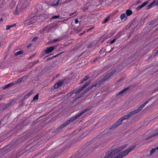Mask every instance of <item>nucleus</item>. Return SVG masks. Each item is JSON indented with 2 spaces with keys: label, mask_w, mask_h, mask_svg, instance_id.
Here are the masks:
<instances>
[{
  "label": "nucleus",
  "mask_w": 158,
  "mask_h": 158,
  "mask_svg": "<svg viewBox=\"0 0 158 158\" xmlns=\"http://www.w3.org/2000/svg\"><path fill=\"white\" fill-rule=\"evenodd\" d=\"M153 97H152L151 98L148 99L145 102L139 106L138 109L134 110L132 111H131L128 114L125 115L123 117H122L120 118L122 121L124 120L127 119L130 117L135 114V113L138 112L140 110H141L144 106L152 99L153 98Z\"/></svg>",
  "instance_id": "nucleus-1"
},
{
  "label": "nucleus",
  "mask_w": 158,
  "mask_h": 158,
  "mask_svg": "<svg viewBox=\"0 0 158 158\" xmlns=\"http://www.w3.org/2000/svg\"><path fill=\"white\" fill-rule=\"evenodd\" d=\"M94 149V148H93L89 149H81L76 152L74 154L77 158H83L88 156Z\"/></svg>",
  "instance_id": "nucleus-2"
},
{
  "label": "nucleus",
  "mask_w": 158,
  "mask_h": 158,
  "mask_svg": "<svg viewBox=\"0 0 158 158\" xmlns=\"http://www.w3.org/2000/svg\"><path fill=\"white\" fill-rule=\"evenodd\" d=\"M136 146L134 145L131 147L127 149L124 151L121 152L119 154L121 158L127 156L130 152L134 149L135 147Z\"/></svg>",
  "instance_id": "nucleus-3"
},
{
  "label": "nucleus",
  "mask_w": 158,
  "mask_h": 158,
  "mask_svg": "<svg viewBox=\"0 0 158 158\" xmlns=\"http://www.w3.org/2000/svg\"><path fill=\"white\" fill-rule=\"evenodd\" d=\"M35 17L33 15H30L27 19L24 21L27 25H29L35 23Z\"/></svg>",
  "instance_id": "nucleus-4"
},
{
  "label": "nucleus",
  "mask_w": 158,
  "mask_h": 158,
  "mask_svg": "<svg viewBox=\"0 0 158 158\" xmlns=\"http://www.w3.org/2000/svg\"><path fill=\"white\" fill-rule=\"evenodd\" d=\"M81 115H82L81 114V113H78V114H76V116L75 117L72 118H71L69 120H67L64 123V124H65V126H66L68 125H69L70 123L74 121L78 117H80Z\"/></svg>",
  "instance_id": "nucleus-5"
},
{
  "label": "nucleus",
  "mask_w": 158,
  "mask_h": 158,
  "mask_svg": "<svg viewBox=\"0 0 158 158\" xmlns=\"http://www.w3.org/2000/svg\"><path fill=\"white\" fill-rule=\"evenodd\" d=\"M116 152H115V150L112 152L111 151H109L106 152V156L104 157V158H112V156H114L115 155L117 154L116 153Z\"/></svg>",
  "instance_id": "nucleus-6"
},
{
  "label": "nucleus",
  "mask_w": 158,
  "mask_h": 158,
  "mask_svg": "<svg viewBox=\"0 0 158 158\" xmlns=\"http://www.w3.org/2000/svg\"><path fill=\"white\" fill-rule=\"evenodd\" d=\"M32 71V70H31V71L28 72L26 75H24V76L21 77V78L18 79L15 82V83L17 84V83H19L21 82L22 81L23 79L25 77L26 79L31 74V72Z\"/></svg>",
  "instance_id": "nucleus-7"
},
{
  "label": "nucleus",
  "mask_w": 158,
  "mask_h": 158,
  "mask_svg": "<svg viewBox=\"0 0 158 158\" xmlns=\"http://www.w3.org/2000/svg\"><path fill=\"white\" fill-rule=\"evenodd\" d=\"M139 25V21L136 19H134L132 21V23L130 25V27L134 28L137 27Z\"/></svg>",
  "instance_id": "nucleus-8"
},
{
  "label": "nucleus",
  "mask_w": 158,
  "mask_h": 158,
  "mask_svg": "<svg viewBox=\"0 0 158 158\" xmlns=\"http://www.w3.org/2000/svg\"><path fill=\"white\" fill-rule=\"evenodd\" d=\"M53 28H55L53 25H49L44 29L43 31L46 33H48L51 31V29Z\"/></svg>",
  "instance_id": "nucleus-9"
},
{
  "label": "nucleus",
  "mask_w": 158,
  "mask_h": 158,
  "mask_svg": "<svg viewBox=\"0 0 158 158\" xmlns=\"http://www.w3.org/2000/svg\"><path fill=\"white\" fill-rule=\"evenodd\" d=\"M128 146L127 144H125L122 145V146L118 148V149L115 150V152H116V153H118L119 152L121 151L124 148H126Z\"/></svg>",
  "instance_id": "nucleus-10"
},
{
  "label": "nucleus",
  "mask_w": 158,
  "mask_h": 158,
  "mask_svg": "<svg viewBox=\"0 0 158 158\" xmlns=\"http://www.w3.org/2000/svg\"><path fill=\"white\" fill-rule=\"evenodd\" d=\"M66 127L65 124L63 123L60 125L59 127L56 128L53 132H52L53 133H55L56 134L58 133L59 132V131L61 129L63 128L64 127Z\"/></svg>",
  "instance_id": "nucleus-11"
},
{
  "label": "nucleus",
  "mask_w": 158,
  "mask_h": 158,
  "mask_svg": "<svg viewBox=\"0 0 158 158\" xmlns=\"http://www.w3.org/2000/svg\"><path fill=\"white\" fill-rule=\"evenodd\" d=\"M64 83L63 80H60L58 81L57 83L55 84L54 87V88L56 89L58 88L63 85Z\"/></svg>",
  "instance_id": "nucleus-12"
},
{
  "label": "nucleus",
  "mask_w": 158,
  "mask_h": 158,
  "mask_svg": "<svg viewBox=\"0 0 158 158\" xmlns=\"http://www.w3.org/2000/svg\"><path fill=\"white\" fill-rule=\"evenodd\" d=\"M56 48V47H54V46L50 47L45 50V52L46 54L49 53L53 51Z\"/></svg>",
  "instance_id": "nucleus-13"
},
{
  "label": "nucleus",
  "mask_w": 158,
  "mask_h": 158,
  "mask_svg": "<svg viewBox=\"0 0 158 158\" xmlns=\"http://www.w3.org/2000/svg\"><path fill=\"white\" fill-rule=\"evenodd\" d=\"M14 102L13 100H12L10 102H9L6 104L4 105L2 107L3 110H5L9 107L11 105H12V103Z\"/></svg>",
  "instance_id": "nucleus-14"
},
{
  "label": "nucleus",
  "mask_w": 158,
  "mask_h": 158,
  "mask_svg": "<svg viewBox=\"0 0 158 158\" xmlns=\"http://www.w3.org/2000/svg\"><path fill=\"white\" fill-rule=\"evenodd\" d=\"M148 3V1H146L143 3L142 4L139 6H138L136 8V10H139L141 9L143 7L145 6L146 5H147Z\"/></svg>",
  "instance_id": "nucleus-15"
},
{
  "label": "nucleus",
  "mask_w": 158,
  "mask_h": 158,
  "mask_svg": "<svg viewBox=\"0 0 158 158\" xmlns=\"http://www.w3.org/2000/svg\"><path fill=\"white\" fill-rule=\"evenodd\" d=\"M95 86H96V85H93V84H92L90 86L86 88L85 89L84 91L82 92V95H84L86 93L89 91L93 87H94Z\"/></svg>",
  "instance_id": "nucleus-16"
},
{
  "label": "nucleus",
  "mask_w": 158,
  "mask_h": 158,
  "mask_svg": "<svg viewBox=\"0 0 158 158\" xmlns=\"http://www.w3.org/2000/svg\"><path fill=\"white\" fill-rule=\"evenodd\" d=\"M27 0H22V4L21 5V8H25L27 7L28 5V3L27 1Z\"/></svg>",
  "instance_id": "nucleus-17"
},
{
  "label": "nucleus",
  "mask_w": 158,
  "mask_h": 158,
  "mask_svg": "<svg viewBox=\"0 0 158 158\" xmlns=\"http://www.w3.org/2000/svg\"><path fill=\"white\" fill-rule=\"evenodd\" d=\"M130 86H128L127 87L124 89H123L120 92H119L117 94V95L118 96V95H120L123 93H125L127 90L129 89H130Z\"/></svg>",
  "instance_id": "nucleus-18"
},
{
  "label": "nucleus",
  "mask_w": 158,
  "mask_h": 158,
  "mask_svg": "<svg viewBox=\"0 0 158 158\" xmlns=\"http://www.w3.org/2000/svg\"><path fill=\"white\" fill-rule=\"evenodd\" d=\"M103 80L102 79H101L99 81H98L94 83H93V85H96L94 87H99L100 85L103 82Z\"/></svg>",
  "instance_id": "nucleus-19"
},
{
  "label": "nucleus",
  "mask_w": 158,
  "mask_h": 158,
  "mask_svg": "<svg viewBox=\"0 0 158 158\" xmlns=\"http://www.w3.org/2000/svg\"><path fill=\"white\" fill-rule=\"evenodd\" d=\"M60 153L59 152H57L55 154L53 155H49L48 156L46 157V158H54L56 157L57 156L59 155Z\"/></svg>",
  "instance_id": "nucleus-20"
},
{
  "label": "nucleus",
  "mask_w": 158,
  "mask_h": 158,
  "mask_svg": "<svg viewBox=\"0 0 158 158\" xmlns=\"http://www.w3.org/2000/svg\"><path fill=\"white\" fill-rule=\"evenodd\" d=\"M15 83L12 82L9 84L7 85H6L4 87H2V88L3 89H6L8 88V87L14 85Z\"/></svg>",
  "instance_id": "nucleus-21"
},
{
  "label": "nucleus",
  "mask_w": 158,
  "mask_h": 158,
  "mask_svg": "<svg viewBox=\"0 0 158 158\" xmlns=\"http://www.w3.org/2000/svg\"><path fill=\"white\" fill-rule=\"evenodd\" d=\"M123 121L120 118L119 120H117L114 124L117 127L119 126L121 124Z\"/></svg>",
  "instance_id": "nucleus-22"
},
{
  "label": "nucleus",
  "mask_w": 158,
  "mask_h": 158,
  "mask_svg": "<svg viewBox=\"0 0 158 158\" xmlns=\"http://www.w3.org/2000/svg\"><path fill=\"white\" fill-rule=\"evenodd\" d=\"M14 148V147L13 146L10 145L6 147V150L7 151V152H9L11 150Z\"/></svg>",
  "instance_id": "nucleus-23"
},
{
  "label": "nucleus",
  "mask_w": 158,
  "mask_h": 158,
  "mask_svg": "<svg viewBox=\"0 0 158 158\" xmlns=\"http://www.w3.org/2000/svg\"><path fill=\"white\" fill-rule=\"evenodd\" d=\"M156 150H158V146L156 148H152L150 151V156H152L153 153H154Z\"/></svg>",
  "instance_id": "nucleus-24"
},
{
  "label": "nucleus",
  "mask_w": 158,
  "mask_h": 158,
  "mask_svg": "<svg viewBox=\"0 0 158 158\" xmlns=\"http://www.w3.org/2000/svg\"><path fill=\"white\" fill-rule=\"evenodd\" d=\"M155 0L146 6V9H148L150 8L155 3Z\"/></svg>",
  "instance_id": "nucleus-25"
},
{
  "label": "nucleus",
  "mask_w": 158,
  "mask_h": 158,
  "mask_svg": "<svg viewBox=\"0 0 158 158\" xmlns=\"http://www.w3.org/2000/svg\"><path fill=\"white\" fill-rule=\"evenodd\" d=\"M110 76H111L110 75V74L108 73L106 75V76L102 79V80H103L104 81H106L109 79Z\"/></svg>",
  "instance_id": "nucleus-26"
},
{
  "label": "nucleus",
  "mask_w": 158,
  "mask_h": 158,
  "mask_svg": "<svg viewBox=\"0 0 158 158\" xmlns=\"http://www.w3.org/2000/svg\"><path fill=\"white\" fill-rule=\"evenodd\" d=\"M92 107L91 106H89L87 108L85 109V110L82 111H81L80 113L81 114V115H82L83 114L85 113L86 112L88 111L89 110L91 109L92 108Z\"/></svg>",
  "instance_id": "nucleus-27"
},
{
  "label": "nucleus",
  "mask_w": 158,
  "mask_h": 158,
  "mask_svg": "<svg viewBox=\"0 0 158 158\" xmlns=\"http://www.w3.org/2000/svg\"><path fill=\"white\" fill-rule=\"evenodd\" d=\"M40 118V117L39 118H38V119H36L35 120V121L32 122L31 123V124H30V125L31 126H33L35 124H36L38 122H39V121H40V120H38Z\"/></svg>",
  "instance_id": "nucleus-28"
},
{
  "label": "nucleus",
  "mask_w": 158,
  "mask_h": 158,
  "mask_svg": "<svg viewBox=\"0 0 158 158\" xmlns=\"http://www.w3.org/2000/svg\"><path fill=\"white\" fill-rule=\"evenodd\" d=\"M91 81L90 80H89L86 82L85 84L82 86L83 88L84 89H85V87H86L89 84H90L91 83Z\"/></svg>",
  "instance_id": "nucleus-29"
},
{
  "label": "nucleus",
  "mask_w": 158,
  "mask_h": 158,
  "mask_svg": "<svg viewBox=\"0 0 158 158\" xmlns=\"http://www.w3.org/2000/svg\"><path fill=\"white\" fill-rule=\"evenodd\" d=\"M84 89L83 88L82 86L79 89H78L75 93V94H79L81 91Z\"/></svg>",
  "instance_id": "nucleus-30"
},
{
  "label": "nucleus",
  "mask_w": 158,
  "mask_h": 158,
  "mask_svg": "<svg viewBox=\"0 0 158 158\" xmlns=\"http://www.w3.org/2000/svg\"><path fill=\"white\" fill-rule=\"evenodd\" d=\"M132 12L131 10H127L126 11V14L127 16H130L131 14H132Z\"/></svg>",
  "instance_id": "nucleus-31"
},
{
  "label": "nucleus",
  "mask_w": 158,
  "mask_h": 158,
  "mask_svg": "<svg viewBox=\"0 0 158 158\" xmlns=\"http://www.w3.org/2000/svg\"><path fill=\"white\" fill-rule=\"evenodd\" d=\"M39 98V94H37L35 96L33 97L32 101H37L38 99Z\"/></svg>",
  "instance_id": "nucleus-32"
},
{
  "label": "nucleus",
  "mask_w": 158,
  "mask_h": 158,
  "mask_svg": "<svg viewBox=\"0 0 158 158\" xmlns=\"http://www.w3.org/2000/svg\"><path fill=\"white\" fill-rule=\"evenodd\" d=\"M39 62V60H37L35 61L31 62L30 63V64H32V65L31 67V68L35 64H37Z\"/></svg>",
  "instance_id": "nucleus-33"
},
{
  "label": "nucleus",
  "mask_w": 158,
  "mask_h": 158,
  "mask_svg": "<svg viewBox=\"0 0 158 158\" xmlns=\"http://www.w3.org/2000/svg\"><path fill=\"white\" fill-rule=\"evenodd\" d=\"M23 52V50H20V51H18L16 53H15V56H17L22 54Z\"/></svg>",
  "instance_id": "nucleus-34"
},
{
  "label": "nucleus",
  "mask_w": 158,
  "mask_h": 158,
  "mask_svg": "<svg viewBox=\"0 0 158 158\" xmlns=\"http://www.w3.org/2000/svg\"><path fill=\"white\" fill-rule=\"evenodd\" d=\"M75 90H73L70 92L66 96H67V97H70L74 93H75Z\"/></svg>",
  "instance_id": "nucleus-35"
},
{
  "label": "nucleus",
  "mask_w": 158,
  "mask_h": 158,
  "mask_svg": "<svg viewBox=\"0 0 158 158\" xmlns=\"http://www.w3.org/2000/svg\"><path fill=\"white\" fill-rule=\"evenodd\" d=\"M60 1L59 0H58L55 3L52 4V6H58L60 3Z\"/></svg>",
  "instance_id": "nucleus-36"
},
{
  "label": "nucleus",
  "mask_w": 158,
  "mask_h": 158,
  "mask_svg": "<svg viewBox=\"0 0 158 158\" xmlns=\"http://www.w3.org/2000/svg\"><path fill=\"white\" fill-rule=\"evenodd\" d=\"M110 17L109 16H107L104 20L103 21V22L102 23H106L109 20V19Z\"/></svg>",
  "instance_id": "nucleus-37"
},
{
  "label": "nucleus",
  "mask_w": 158,
  "mask_h": 158,
  "mask_svg": "<svg viewBox=\"0 0 158 158\" xmlns=\"http://www.w3.org/2000/svg\"><path fill=\"white\" fill-rule=\"evenodd\" d=\"M117 127L116 126L115 124H114V125H113L112 126H111L109 128V130H111V129H114V128H116Z\"/></svg>",
  "instance_id": "nucleus-38"
},
{
  "label": "nucleus",
  "mask_w": 158,
  "mask_h": 158,
  "mask_svg": "<svg viewBox=\"0 0 158 158\" xmlns=\"http://www.w3.org/2000/svg\"><path fill=\"white\" fill-rule=\"evenodd\" d=\"M126 17V14L124 13L122 14L120 16V19L121 20L123 19Z\"/></svg>",
  "instance_id": "nucleus-39"
},
{
  "label": "nucleus",
  "mask_w": 158,
  "mask_h": 158,
  "mask_svg": "<svg viewBox=\"0 0 158 158\" xmlns=\"http://www.w3.org/2000/svg\"><path fill=\"white\" fill-rule=\"evenodd\" d=\"M152 138V135H151L150 136H149L146 138L145 139L146 140H149V139H150V141L152 140L151 139ZM150 141H148L147 142H146V143H148V142H149Z\"/></svg>",
  "instance_id": "nucleus-40"
},
{
  "label": "nucleus",
  "mask_w": 158,
  "mask_h": 158,
  "mask_svg": "<svg viewBox=\"0 0 158 158\" xmlns=\"http://www.w3.org/2000/svg\"><path fill=\"white\" fill-rule=\"evenodd\" d=\"M60 17V15H55V16H52L51 19H57V18H59Z\"/></svg>",
  "instance_id": "nucleus-41"
},
{
  "label": "nucleus",
  "mask_w": 158,
  "mask_h": 158,
  "mask_svg": "<svg viewBox=\"0 0 158 158\" xmlns=\"http://www.w3.org/2000/svg\"><path fill=\"white\" fill-rule=\"evenodd\" d=\"M94 46V44L92 43L90 44L87 46L88 48H89L93 47Z\"/></svg>",
  "instance_id": "nucleus-42"
},
{
  "label": "nucleus",
  "mask_w": 158,
  "mask_h": 158,
  "mask_svg": "<svg viewBox=\"0 0 158 158\" xmlns=\"http://www.w3.org/2000/svg\"><path fill=\"white\" fill-rule=\"evenodd\" d=\"M116 72V70H113L112 71L110 72L109 73L110 75L111 76L114 73Z\"/></svg>",
  "instance_id": "nucleus-43"
},
{
  "label": "nucleus",
  "mask_w": 158,
  "mask_h": 158,
  "mask_svg": "<svg viewBox=\"0 0 158 158\" xmlns=\"http://www.w3.org/2000/svg\"><path fill=\"white\" fill-rule=\"evenodd\" d=\"M157 135H158V131H157L154 134L151 135L152 136V138Z\"/></svg>",
  "instance_id": "nucleus-44"
},
{
  "label": "nucleus",
  "mask_w": 158,
  "mask_h": 158,
  "mask_svg": "<svg viewBox=\"0 0 158 158\" xmlns=\"http://www.w3.org/2000/svg\"><path fill=\"white\" fill-rule=\"evenodd\" d=\"M155 22V21L152 20L149 23V25H151L153 24Z\"/></svg>",
  "instance_id": "nucleus-45"
},
{
  "label": "nucleus",
  "mask_w": 158,
  "mask_h": 158,
  "mask_svg": "<svg viewBox=\"0 0 158 158\" xmlns=\"http://www.w3.org/2000/svg\"><path fill=\"white\" fill-rule=\"evenodd\" d=\"M93 142H94V139H92L89 142L86 143V144L87 145H88L89 144H90L92 143Z\"/></svg>",
  "instance_id": "nucleus-46"
},
{
  "label": "nucleus",
  "mask_w": 158,
  "mask_h": 158,
  "mask_svg": "<svg viewBox=\"0 0 158 158\" xmlns=\"http://www.w3.org/2000/svg\"><path fill=\"white\" fill-rule=\"evenodd\" d=\"M29 97V96L27 94H26L24 96V97L22 99V100L23 101L25 100V99L28 98Z\"/></svg>",
  "instance_id": "nucleus-47"
},
{
  "label": "nucleus",
  "mask_w": 158,
  "mask_h": 158,
  "mask_svg": "<svg viewBox=\"0 0 158 158\" xmlns=\"http://www.w3.org/2000/svg\"><path fill=\"white\" fill-rule=\"evenodd\" d=\"M1 120H3V121L2 122V127L4 126L5 125V124H6L5 121H4V118L2 119H1Z\"/></svg>",
  "instance_id": "nucleus-48"
},
{
  "label": "nucleus",
  "mask_w": 158,
  "mask_h": 158,
  "mask_svg": "<svg viewBox=\"0 0 158 158\" xmlns=\"http://www.w3.org/2000/svg\"><path fill=\"white\" fill-rule=\"evenodd\" d=\"M121 34L119 33H118V34L116 35L115 36V38L117 39L119 37L121 36Z\"/></svg>",
  "instance_id": "nucleus-49"
},
{
  "label": "nucleus",
  "mask_w": 158,
  "mask_h": 158,
  "mask_svg": "<svg viewBox=\"0 0 158 158\" xmlns=\"http://www.w3.org/2000/svg\"><path fill=\"white\" fill-rule=\"evenodd\" d=\"M89 78V76H85V77L83 79V81H87Z\"/></svg>",
  "instance_id": "nucleus-50"
},
{
  "label": "nucleus",
  "mask_w": 158,
  "mask_h": 158,
  "mask_svg": "<svg viewBox=\"0 0 158 158\" xmlns=\"http://www.w3.org/2000/svg\"><path fill=\"white\" fill-rule=\"evenodd\" d=\"M33 92V91L32 90L30 91L27 95L29 97L32 94Z\"/></svg>",
  "instance_id": "nucleus-51"
},
{
  "label": "nucleus",
  "mask_w": 158,
  "mask_h": 158,
  "mask_svg": "<svg viewBox=\"0 0 158 158\" xmlns=\"http://www.w3.org/2000/svg\"><path fill=\"white\" fill-rule=\"evenodd\" d=\"M116 38H115L114 39H113L110 42V44H113V43H114L115 42V41L116 40Z\"/></svg>",
  "instance_id": "nucleus-52"
},
{
  "label": "nucleus",
  "mask_w": 158,
  "mask_h": 158,
  "mask_svg": "<svg viewBox=\"0 0 158 158\" xmlns=\"http://www.w3.org/2000/svg\"><path fill=\"white\" fill-rule=\"evenodd\" d=\"M13 27V26L12 25H7L6 26V30H8L11 27Z\"/></svg>",
  "instance_id": "nucleus-53"
},
{
  "label": "nucleus",
  "mask_w": 158,
  "mask_h": 158,
  "mask_svg": "<svg viewBox=\"0 0 158 158\" xmlns=\"http://www.w3.org/2000/svg\"><path fill=\"white\" fill-rule=\"evenodd\" d=\"M119 33L121 34V35H122L124 34V30H123L121 31Z\"/></svg>",
  "instance_id": "nucleus-54"
},
{
  "label": "nucleus",
  "mask_w": 158,
  "mask_h": 158,
  "mask_svg": "<svg viewBox=\"0 0 158 158\" xmlns=\"http://www.w3.org/2000/svg\"><path fill=\"white\" fill-rule=\"evenodd\" d=\"M118 154H117V155H116L115 157H113V158H121L120 156Z\"/></svg>",
  "instance_id": "nucleus-55"
},
{
  "label": "nucleus",
  "mask_w": 158,
  "mask_h": 158,
  "mask_svg": "<svg viewBox=\"0 0 158 158\" xmlns=\"http://www.w3.org/2000/svg\"><path fill=\"white\" fill-rule=\"evenodd\" d=\"M38 39V37H35L34 38H33L32 40V41H34L37 40Z\"/></svg>",
  "instance_id": "nucleus-56"
},
{
  "label": "nucleus",
  "mask_w": 158,
  "mask_h": 158,
  "mask_svg": "<svg viewBox=\"0 0 158 158\" xmlns=\"http://www.w3.org/2000/svg\"><path fill=\"white\" fill-rule=\"evenodd\" d=\"M79 47L78 46H76L75 47H74L73 50V51H76L78 48Z\"/></svg>",
  "instance_id": "nucleus-57"
},
{
  "label": "nucleus",
  "mask_w": 158,
  "mask_h": 158,
  "mask_svg": "<svg viewBox=\"0 0 158 158\" xmlns=\"http://www.w3.org/2000/svg\"><path fill=\"white\" fill-rule=\"evenodd\" d=\"M73 0H65V1H64V2L66 3H68L72 1Z\"/></svg>",
  "instance_id": "nucleus-58"
},
{
  "label": "nucleus",
  "mask_w": 158,
  "mask_h": 158,
  "mask_svg": "<svg viewBox=\"0 0 158 158\" xmlns=\"http://www.w3.org/2000/svg\"><path fill=\"white\" fill-rule=\"evenodd\" d=\"M64 52H61L60 53H59V54L56 55L54 57H57V56H60L61 54L63 53Z\"/></svg>",
  "instance_id": "nucleus-59"
},
{
  "label": "nucleus",
  "mask_w": 158,
  "mask_h": 158,
  "mask_svg": "<svg viewBox=\"0 0 158 158\" xmlns=\"http://www.w3.org/2000/svg\"><path fill=\"white\" fill-rule=\"evenodd\" d=\"M15 15H18L19 14V13L17 12V7L16 8V10L15 12Z\"/></svg>",
  "instance_id": "nucleus-60"
},
{
  "label": "nucleus",
  "mask_w": 158,
  "mask_h": 158,
  "mask_svg": "<svg viewBox=\"0 0 158 158\" xmlns=\"http://www.w3.org/2000/svg\"><path fill=\"white\" fill-rule=\"evenodd\" d=\"M157 55H158V50L155 53V54L153 55V56H155Z\"/></svg>",
  "instance_id": "nucleus-61"
},
{
  "label": "nucleus",
  "mask_w": 158,
  "mask_h": 158,
  "mask_svg": "<svg viewBox=\"0 0 158 158\" xmlns=\"http://www.w3.org/2000/svg\"><path fill=\"white\" fill-rule=\"evenodd\" d=\"M69 158H77L74 154H73V156Z\"/></svg>",
  "instance_id": "nucleus-62"
},
{
  "label": "nucleus",
  "mask_w": 158,
  "mask_h": 158,
  "mask_svg": "<svg viewBox=\"0 0 158 158\" xmlns=\"http://www.w3.org/2000/svg\"><path fill=\"white\" fill-rule=\"evenodd\" d=\"M83 95H82V93L81 94H79L78 97L77 98H81Z\"/></svg>",
  "instance_id": "nucleus-63"
},
{
  "label": "nucleus",
  "mask_w": 158,
  "mask_h": 158,
  "mask_svg": "<svg viewBox=\"0 0 158 158\" xmlns=\"http://www.w3.org/2000/svg\"><path fill=\"white\" fill-rule=\"evenodd\" d=\"M142 1H141L140 0H137V1L136 3L137 4H138L140 3Z\"/></svg>",
  "instance_id": "nucleus-64"
}]
</instances>
